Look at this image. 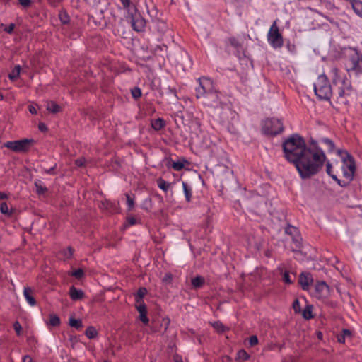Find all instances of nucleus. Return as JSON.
<instances>
[{
    "instance_id": "nucleus-15",
    "label": "nucleus",
    "mask_w": 362,
    "mask_h": 362,
    "mask_svg": "<svg viewBox=\"0 0 362 362\" xmlns=\"http://www.w3.org/2000/svg\"><path fill=\"white\" fill-rule=\"evenodd\" d=\"M352 337V332L349 329H343L337 335V339L339 343L344 344L347 339Z\"/></svg>"
},
{
    "instance_id": "nucleus-5",
    "label": "nucleus",
    "mask_w": 362,
    "mask_h": 362,
    "mask_svg": "<svg viewBox=\"0 0 362 362\" xmlns=\"http://www.w3.org/2000/svg\"><path fill=\"white\" fill-rule=\"evenodd\" d=\"M316 96L320 100H329L332 95V88L325 75L318 76L313 85Z\"/></svg>"
},
{
    "instance_id": "nucleus-11",
    "label": "nucleus",
    "mask_w": 362,
    "mask_h": 362,
    "mask_svg": "<svg viewBox=\"0 0 362 362\" xmlns=\"http://www.w3.org/2000/svg\"><path fill=\"white\" fill-rule=\"evenodd\" d=\"M313 282L312 275L308 272H302L298 277V284L303 291H308Z\"/></svg>"
},
{
    "instance_id": "nucleus-10",
    "label": "nucleus",
    "mask_w": 362,
    "mask_h": 362,
    "mask_svg": "<svg viewBox=\"0 0 362 362\" xmlns=\"http://www.w3.org/2000/svg\"><path fill=\"white\" fill-rule=\"evenodd\" d=\"M329 294V287L325 281H319L315 285L313 295L318 299H325Z\"/></svg>"
},
{
    "instance_id": "nucleus-36",
    "label": "nucleus",
    "mask_w": 362,
    "mask_h": 362,
    "mask_svg": "<svg viewBox=\"0 0 362 362\" xmlns=\"http://www.w3.org/2000/svg\"><path fill=\"white\" fill-rule=\"evenodd\" d=\"M332 179L334 180H335L337 182V183L339 186L344 187H346L349 184V182H351V181H349V180L348 181H344V180H339V179L337 178V177L336 175H332Z\"/></svg>"
},
{
    "instance_id": "nucleus-54",
    "label": "nucleus",
    "mask_w": 362,
    "mask_h": 362,
    "mask_svg": "<svg viewBox=\"0 0 362 362\" xmlns=\"http://www.w3.org/2000/svg\"><path fill=\"white\" fill-rule=\"evenodd\" d=\"M60 18H61L62 21L64 23H66L68 21V19H67L68 18L65 14H60Z\"/></svg>"
},
{
    "instance_id": "nucleus-22",
    "label": "nucleus",
    "mask_w": 362,
    "mask_h": 362,
    "mask_svg": "<svg viewBox=\"0 0 362 362\" xmlns=\"http://www.w3.org/2000/svg\"><path fill=\"white\" fill-rule=\"evenodd\" d=\"M302 315L305 320H310L314 317L313 315V305H308L303 310Z\"/></svg>"
},
{
    "instance_id": "nucleus-24",
    "label": "nucleus",
    "mask_w": 362,
    "mask_h": 362,
    "mask_svg": "<svg viewBox=\"0 0 362 362\" xmlns=\"http://www.w3.org/2000/svg\"><path fill=\"white\" fill-rule=\"evenodd\" d=\"M147 291L144 288H140L136 296H135V300H136V305L140 304V303H144L143 301L144 296L146 294Z\"/></svg>"
},
{
    "instance_id": "nucleus-3",
    "label": "nucleus",
    "mask_w": 362,
    "mask_h": 362,
    "mask_svg": "<svg viewBox=\"0 0 362 362\" xmlns=\"http://www.w3.org/2000/svg\"><path fill=\"white\" fill-rule=\"evenodd\" d=\"M331 73L332 74L333 83L339 86V96L340 98H344L350 95L352 90L350 81L347 79L346 76H341L337 68H333Z\"/></svg>"
},
{
    "instance_id": "nucleus-13",
    "label": "nucleus",
    "mask_w": 362,
    "mask_h": 362,
    "mask_svg": "<svg viewBox=\"0 0 362 362\" xmlns=\"http://www.w3.org/2000/svg\"><path fill=\"white\" fill-rule=\"evenodd\" d=\"M136 308L139 313V319L145 325L148 323V318L147 317V311L145 303H140L136 305Z\"/></svg>"
},
{
    "instance_id": "nucleus-23",
    "label": "nucleus",
    "mask_w": 362,
    "mask_h": 362,
    "mask_svg": "<svg viewBox=\"0 0 362 362\" xmlns=\"http://www.w3.org/2000/svg\"><path fill=\"white\" fill-rule=\"evenodd\" d=\"M250 358V355L245 350L240 349L237 352L236 360L246 361Z\"/></svg>"
},
{
    "instance_id": "nucleus-4",
    "label": "nucleus",
    "mask_w": 362,
    "mask_h": 362,
    "mask_svg": "<svg viewBox=\"0 0 362 362\" xmlns=\"http://www.w3.org/2000/svg\"><path fill=\"white\" fill-rule=\"evenodd\" d=\"M199 86L196 88L197 98L205 95L211 99L214 103H218L219 101V95L216 91H214L211 81L208 78H200L198 80Z\"/></svg>"
},
{
    "instance_id": "nucleus-1",
    "label": "nucleus",
    "mask_w": 362,
    "mask_h": 362,
    "mask_svg": "<svg viewBox=\"0 0 362 362\" xmlns=\"http://www.w3.org/2000/svg\"><path fill=\"white\" fill-rule=\"evenodd\" d=\"M283 150L286 160L294 164L303 179L317 174L326 160L323 150L317 142L312 141L307 146L303 137L298 134L285 140Z\"/></svg>"
},
{
    "instance_id": "nucleus-50",
    "label": "nucleus",
    "mask_w": 362,
    "mask_h": 362,
    "mask_svg": "<svg viewBox=\"0 0 362 362\" xmlns=\"http://www.w3.org/2000/svg\"><path fill=\"white\" fill-rule=\"evenodd\" d=\"M173 168L177 170H181V162L177 161V162L175 163L173 165Z\"/></svg>"
},
{
    "instance_id": "nucleus-31",
    "label": "nucleus",
    "mask_w": 362,
    "mask_h": 362,
    "mask_svg": "<svg viewBox=\"0 0 362 362\" xmlns=\"http://www.w3.org/2000/svg\"><path fill=\"white\" fill-rule=\"evenodd\" d=\"M126 198L128 210L131 211L134 207V195L127 194Z\"/></svg>"
},
{
    "instance_id": "nucleus-57",
    "label": "nucleus",
    "mask_w": 362,
    "mask_h": 362,
    "mask_svg": "<svg viewBox=\"0 0 362 362\" xmlns=\"http://www.w3.org/2000/svg\"><path fill=\"white\" fill-rule=\"evenodd\" d=\"M173 357L175 362H181V359L179 358L177 355L173 356Z\"/></svg>"
},
{
    "instance_id": "nucleus-25",
    "label": "nucleus",
    "mask_w": 362,
    "mask_h": 362,
    "mask_svg": "<svg viewBox=\"0 0 362 362\" xmlns=\"http://www.w3.org/2000/svg\"><path fill=\"white\" fill-rule=\"evenodd\" d=\"M165 124V121L161 118H158L151 121V126L155 130L161 129Z\"/></svg>"
},
{
    "instance_id": "nucleus-48",
    "label": "nucleus",
    "mask_w": 362,
    "mask_h": 362,
    "mask_svg": "<svg viewBox=\"0 0 362 362\" xmlns=\"http://www.w3.org/2000/svg\"><path fill=\"white\" fill-rule=\"evenodd\" d=\"M18 1L23 6H28L30 4V0H18Z\"/></svg>"
},
{
    "instance_id": "nucleus-14",
    "label": "nucleus",
    "mask_w": 362,
    "mask_h": 362,
    "mask_svg": "<svg viewBox=\"0 0 362 362\" xmlns=\"http://www.w3.org/2000/svg\"><path fill=\"white\" fill-rule=\"evenodd\" d=\"M23 296L27 301V303L30 306H35L36 305V300L33 297V291L29 287H25L23 289Z\"/></svg>"
},
{
    "instance_id": "nucleus-34",
    "label": "nucleus",
    "mask_w": 362,
    "mask_h": 362,
    "mask_svg": "<svg viewBox=\"0 0 362 362\" xmlns=\"http://www.w3.org/2000/svg\"><path fill=\"white\" fill-rule=\"evenodd\" d=\"M60 323V320L58 316L56 315H50L49 325L56 327L58 326Z\"/></svg>"
},
{
    "instance_id": "nucleus-58",
    "label": "nucleus",
    "mask_w": 362,
    "mask_h": 362,
    "mask_svg": "<svg viewBox=\"0 0 362 362\" xmlns=\"http://www.w3.org/2000/svg\"><path fill=\"white\" fill-rule=\"evenodd\" d=\"M317 337L319 339H322V337H323V334L321 332H318L317 333Z\"/></svg>"
},
{
    "instance_id": "nucleus-12",
    "label": "nucleus",
    "mask_w": 362,
    "mask_h": 362,
    "mask_svg": "<svg viewBox=\"0 0 362 362\" xmlns=\"http://www.w3.org/2000/svg\"><path fill=\"white\" fill-rule=\"evenodd\" d=\"M131 23L133 29L137 32L142 31L146 25L144 19L139 15L132 17Z\"/></svg>"
},
{
    "instance_id": "nucleus-32",
    "label": "nucleus",
    "mask_w": 362,
    "mask_h": 362,
    "mask_svg": "<svg viewBox=\"0 0 362 362\" xmlns=\"http://www.w3.org/2000/svg\"><path fill=\"white\" fill-rule=\"evenodd\" d=\"M157 183L158 187L165 192L168 191L170 187V184L163 179L158 180Z\"/></svg>"
},
{
    "instance_id": "nucleus-2",
    "label": "nucleus",
    "mask_w": 362,
    "mask_h": 362,
    "mask_svg": "<svg viewBox=\"0 0 362 362\" xmlns=\"http://www.w3.org/2000/svg\"><path fill=\"white\" fill-rule=\"evenodd\" d=\"M345 68L348 72L354 71L362 74V54L356 48L349 47L345 49Z\"/></svg>"
},
{
    "instance_id": "nucleus-60",
    "label": "nucleus",
    "mask_w": 362,
    "mask_h": 362,
    "mask_svg": "<svg viewBox=\"0 0 362 362\" xmlns=\"http://www.w3.org/2000/svg\"><path fill=\"white\" fill-rule=\"evenodd\" d=\"M185 164H188V162L185 159L182 158V168H184L185 167Z\"/></svg>"
},
{
    "instance_id": "nucleus-38",
    "label": "nucleus",
    "mask_w": 362,
    "mask_h": 362,
    "mask_svg": "<svg viewBox=\"0 0 362 362\" xmlns=\"http://www.w3.org/2000/svg\"><path fill=\"white\" fill-rule=\"evenodd\" d=\"M249 343L251 346H254L258 344V338L256 335H252L249 339Z\"/></svg>"
},
{
    "instance_id": "nucleus-62",
    "label": "nucleus",
    "mask_w": 362,
    "mask_h": 362,
    "mask_svg": "<svg viewBox=\"0 0 362 362\" xmlns=\"http://www.w3.org/2000/svg\"><path fill=\"white\" fill-rule=\"evenodd\" d=\"M4 97H3V95L1 93H0V100H3Z\"/></svg>"
},
{
    "instance_id": "nucleus-30",
    "label": "nucleus",
    "mask_w": 362,
    "mask_h": 362,
    "mask_svg": "<svg viewBox=\"0 0 362 362\" xmlns=\"http://www.w3.org/2000/svg\"><path fill=\"white\" fill-rule=\"evenodd\" d=\"M320 142L327 147L328 151H332L334 148V144L332 140L328 138H322L320 140Z\"/></svg>"
},
{
    "instance_id": "nucleus-46",
    "label": "nucleus",
    "mask_w": 362,
    "mask_h": 362,
    "mask_svg": "<svg viewBox=\"0 0 362 362\" xmlns=\"http://www.w3.org/2000/svg\"><path fill=\"white\" fill-rule=\"evenodd\" d=\"M326 171L329 176L334 175L332 174V165L329 162L326 164Z\"/></svg>"
},
{
    "instance_id": "nucleus-7",
    "label": "nucleus",
    "mask_w": 362,
    "mask_h": 362,
    "mask_svg": "<svg viewBox=\"0 0 362 362\" xmlns=\"http://www.w3.org/2000/svg\"><path fill=\"white\" fill-rule=\"evenodd\" d=\"M262 129L265 134L276 136L283 132L284 126L281 119L269 118L264 121Z\"/></svg>"
},
{
    "instance_id": "nucleus-43",
    "label": "nucleus",
    "mask_w": 362,
    "mask_h": 362,
    "mask_svg": "<svg viewBox=\"0 0 362 362\" xmlns=\"http://www.w3.org/2000/svg\"><path fill=\"white\" fill-rule=\"evenodd\" d=\"M127 222L129 226H133L136 223V221L135 218H134L132 216L127 217Z\"/></svg>"
},
{
    "instance_id": "nucleus-20",
    "label": "nucleus",
    "mask_w": 362,
    "mask_h": 362,
    "mask_svg": "<svg viewBox=\"0 0 362 362\" xmlns=\"http://www.w3.org/2000/svg\"><path fill=\"white\" fill-rule=\"evenodd\" d=\"M278 270L279 271V272L282 276V280L285 284H293V280L291 279L289 272L288 271L284 270V267H279Z\"/></svg>"
},
{
    "instance_id": "nucleus-53",
    "label": "nucleus",
    "mask_w": 362,
    "mask_h": 362,
    "mask_svg": "<svg viewBox=\"0 0 362 362\" xmlns=\"http://www.w3.org/2000/svg\"><path fill=\"white\" fill-rule=\"evenodd\" d=\"M122 4L124 6V7L127 8L129 6L130 1L129 0H120Z\"/></svg>"
},
{
    "instance_id": "nucleus-49",
    "label": "nucleus",
    "mask_w": 362,
    "mask_h": 362,
    "mask_svg": "<svg viewBox=\"0 0 362 362\" xmlns=\"http://www.w3.org/2000/svg\"><path fill=\"white\" fill-rule=\"evenodd\" d=\"M85 163V159L81 158L76 160V164L78 166H83Z\"/></svg>"
},
{
    "instance_id": "nucleus-61",
    "label": "nucleus",
    "mask_w": 362,
    "mask_h": 362,
    "mask_svg": "<svg viewBox=\"0 0 362 362\" xmlns=\"http://www.w3.org/2000/svg\"><path fill=\"white\" fill-rule=\"evenodd\" d=\"M54 168V167L51 168L49 170H48L47 171V173H49V174H52L53 173Z\"/></svg>"
},
{
    "instance_id": "nucleus-45",
    "label": "nucleus",
    "mask_w": 362,
    "mask_h": 362,
    "mask_svg": "<svg viewBox=\"0 0 362 362\" xmlns=\"http://www.w3.org/2000/svg\"><path fill=\"white\" fill-rule=\"evenodd\" d=\"M132 95L134 98H138L141 96V92L139 88H136L132 90Z\"/></svg>"
},
{
    "instance_id": "nucleus-6",
    "label": "nucleus",
    "mask_w": 362,
    "mask_h": 362,
    "mask_svg": "<svg viewBox=\"0 0 362 362\" xmlns=\"http://www.w3.org/2000/svg\"><path fill=\"white\" fill-rule=\"evenodd\" d=\"M267 41L274 49L281 48L284 45V38L279 32L276 21H274L267 33Z\"/></svg>"
},
{
    "instance_id": "nucleus-59",
    "label": "nucleus",
    "mask_w": 362,
    "mask_h": 362,
    "mask_svg": "<svg viewBox=\"0 0 362 362\" xmlns=\"http://www.w3.org/2000/svg\"><path fill=\"white\" fill-rule=\"evenodd\" d=\"M173 353H174V348H173V346H170L169 347V354L173 355Z\"/></svg>"
},
{
    "instance_id": "nucleus-41",
    "label": "nucleus",
    "mask_w": 362,
    "mask_h": 362,
    "mask_svg": "<svg viewBox=\"0 0 362 362\" xmlns=\"http://www.w3.org/2000/svg\"><path fill=\"white\" fill-rule=\"evenodd\" d=\"M293 308L296 313H299L300 311V302L298 299H296L293 303Z\"/></svg>"
},
{
    "instance_id": "nucleus-42",
    "label": "nucleus",
    "mask_w": 362,
    "mask_h": 362,
    "mask_svg": "<svg viewBox=\"0 0 362 362\" xmlns=\"http://www.w3.org/2000/svg\"><path fill=\"white\" fill-rule=\"evenodd\" d=\"M229 42H230V45L234 47H238L239 46H240V43L235 37H230L229 39Z\"/></svg>"
},
{
    "instance_id": "nucleus-52",
    "label": "nucleus",
    "mask_w": 362,
    "mask_h": 362,
    "mask_svg": "<svg viewBox=\"0 0 362 362\" xmlns=\"http://www.w3.org/2000/svg\"><path fill=\"white\" fill-rule=\"evenodd\" d=\"M29 111L31 114H37V110L35 106L30 105L29 106Z\"/></svg>"
},
{
    "instance_id": "nucleus-27",
    "label": "nucleus",
    "mask_w": 362,
    "mask_h": 362,
    "mask_svg": "<svg viewBox=\"0 0 362 362\" xmlns=\"http://www.w3.org/2000/svg\"><path fill=\"white\" fill-rule=\"evenodd\" d=\"M46 109L52 113H57L60 111L61 107L54 102L50 101L47 103Z\"/></svg>"
},
{
    "instance_id": "nucleus-37",
    "label": "nucleus",
    "mask_w": 362,
    "mask_h": 362,
    "mask_svg": "<svg viewBox=\"0 0 362 362\" xmlns=\"http://www.w3.org/2000/svg\"><path fill=\"white\" fill-rule=\"evenodd\" d=\"M0 211L4 214H9V209L7 204L6 202H3L0 204Z\"/></svg>"
},
{
    "instance_id": "nucleus-51",
    "label": "nucleus",
    "mask_w": 362,
    "mask_h": 362,
    "mask_svg": "<svg viewBox=\"0 0 362 362\" xmlns=\"http://www.w3.org/2000/svg\"><path fill=\"white\" fill-rule=\"evenodd\" d=\"M23 362H33V359L30 356L26 355L23 358Z\"/></svg>"
},
{
    "instance_id": "nucleus-29",
    "label": "nucleus",
    "mask_w": 362,
    "mask_h": 362,
    "mask_svg": "<svg viewBox=\"0 0 362 362\" xmlns=\"http://www.w3.org/2000/svg\"><path fill=\"white\" fill-rule=\"evenodd\" d=\"M212 326L218 333H223L226 330V327L220 321L214 322Z\"/></svg>"
},
{
    "instance_id": "nucleus-56",
    "label": "nucleus",
    "mask_w": 362,
    "mask_h": 362,
    "mask_svg": "<svg viewBox=\"0 0 362 362\" xmlns=\"http://www.w3.org/2000/svg\"><path fill=\"white\" fill-rule=\"evenodd\" d=\"M7 197V194L4 192H0V200L6 199Z\"/></svg>"
},
{
    "instance_id": "nucleus-35",
    "label": "nucleus",
    "mask_w": 362,
    "mask_h": 362,
    "mask_svg": "<svg viewBox=\"0 0 362 362\" xmlns=\"http://www.w3.org/2000/svg\"><path fill=\"white\" fill-rule=\"evenodd\" d=\"M69 325L71 327H76L77 329L82 327L81 321L80 320L75 319V318L69 319Z\"/></svg>"
},
{
    "instance_id": "nucleus-19",
    "label": "nucleus",
    "mask_w": 362,
    "mask_h": 362,
    "mask_svg": "<svg viewBox=\"0 0 362 362\" xmlns=\"http://www.w3.org/2000/svg\"><path fill=\"white\" fill-rule=\"evenodd\" d=\"M69 295L72 300H77L81 299L84 294L81 290L77 289L74 286H71L70 288Z\"/></svg>"
},
{
    "instance_id": "nucleus-55",
    "label": "nucleus",
    "mask_w": 362,
    "mask_h": 362,
    "mask_svg": "<svg viewBox=\"0 0 362 362\" xmlns=\"http://www.w3.org/2000/svg\"><path fill=\"white\" fill-rule=\"evenodd\" d=\"M39 129H40V130H41V131H45V130L46 129V126H45V124H43V123H40V124H39Z\"/></svg>"
},
{
    "instance_id": "nucleus-16",
    "label": "nucleus",
    "mask_w": 362,
    "mask_h": 362,
    "mask_svg": "<svg viewBox=\"0 0 362 362\" xmlns=\"http://www.w3.org/2000/svg\"><path fill=\"white\" fill-rule=\"evenodd\" d=\"M285 232L288 235L293 236V239L294 242H296L298 244L300 243V238L298 235V230L297 228L291 226H288L286 228Z\"/></svg>"
},
{
    "instance_id": "nucleus-47",
    "label": "nucleus",
    "mask_w": 362,
    "mask_h": 362,
    "mask_svg": "<svg viewBox=\"0 0 362 362\" xmlns=\"http://www.w3.org/2000/svg\"><path fill=\"white\" fill-rule=\"evenodd\" d=\"M73 255V250L71 247H69L65 252L64 256L66 258H69Z\"/></svg>"
},
{
    "instance_id": "nucleus-40",
    "label": "nucleus",
    "mask_w": 362,
    "mask_h": 362,
    "mask_svg": "<svg viewBox=\"0 0 362 362\" xmlns=\"http://www.w3.org/2000/svg\"><path fill=\"white\" fill-rule=\"evenodd\" d=\"M72 276H75L77 279H81L83 276V271L81 269H78L71 274Z\"/></svg>"
},
{
    "instance_id": "nucleus-33",
    "label": "nucleus",
    "mask_w": 362,
    "mask_h": 362,
    "mask_svg": "<svg viewBox=\"0 0 362 362\" xmlns=\"http://www.w3.org/2000/svg\"><path fill=\"white\" fill-rule=\"evenodd\" d=\"M97 330L93 327H89L86 331V335L89 339L95 338L97 336Z\"/></svg>"
},
{
    "instance_id": "nucleus-17",
    "label": "nucleus",
    "mask_w": 362,
    "mask_h": 362,
    "mask_svg": "<svg viewBox=\"0 0 362 362\" xmlns=\"http://www.w3.org/2000/svg\"><path fill=\"white\" fill-rule=\"evenodd\" d=\"M354 12L362 17V1L360 0H348Z\"/></svg>"
},
{
    "instance_id": "nucleus-26",
    "label": "nucleus",
    "mask_w": 362,
    "mask_h": 362,
    "mask_svg": "<svg viewBox=\"0 0 362 362\" xmlns=\"http://www.w3.org/2000/svg\"><path fill=\"white\" fill-rule=\"evenodd\" d=\"M21 70V68L20 65L15 66L13 69L8 74V78L12 81L17 79L20 76Z\"/></svg>"
},
{
    "instance_id": "nucleus-9",
    "label": "nucleus",
    "mask_w": 362,
    "mask_h": 362,
    "mask_svg": "<svg viewBox=\"0 0 362 362\" xmlns=\"http://www.w3.org/2000/svg\"><path fill=\"white\" fill-rule=\"evenodd\" d=\"M31 141H32L29 139L7 141L4 144V146L16 152H23L28 149Z\"/></svg>"
},
{
    "instance_id": "nucleus-44",
    "label": "nucleus",
    "mask_w": 362,
    "mask_h": 362,
    "mask_svg": "<svg viewBox=\"0 0 362 362\" xmlns=\"http://www.w3.org/2000/svg\"><path fill=\"white\" fill-rule=\"evenodd\" d=\"M15 28V25L13 23H11L8 26H7L4 30L8 33H11Z\"/></svg>"
},
{
    "instance_id": "nucleus-8",
    "label": "nucleus",
    "mask_w": 362,
    "mask_h": 362,
    "mask_svg": "<svg viewBox=\"0 0 362 362\" xmlns=\"http://www.w3.org/2000/svg\"><path fill=\"white\" fill-rule=\"evenodd\" d=\"M341 170L344 177L349 181H351L356 172V163L353 156L348 152L342 156Z\"/></svg>"
},
{
    "instance_id": "nucleus-28",
    "label": "nucleus",
    "mask_w": 362,
    "mask_h": 362,
    "mask_svg": "<svg viewBox=\"0 0 362 362\" xmlns=\"http://www.w3.org/2000/svg\"><path fill=\"white\" fill-rule=\"evenodd\" d=\"M35 186L36 188V192L39 194H43L47 189L42 182L40 180L35 181Z\"/></svg>"
},
{
    "instance_id": "nucleus-21",
    "label": "nucleus",
    "mask_w": 362,
    "mask_h": 362,
    "mask_svg": "<svg viewBox=\"0 0 362 362\" xmlns=\"http://www.w3.org/2000/svg\"><path fill=\"white\" fill-rule=\"evenodd\" d=\"M182 190L185 194V199L187 202L191 201L192 195V188L187 184L182 182Z\"/></svg>"
},
{
    "instance_id": "nucleus-39",
    "label": "nucleus",
    "mask_w": 362,
    "mask_h": 362,
    "mask_svg": "<svg viewBox=\"0 0 362 362\" xmlns=\"http://www.w3.org/2000/svg\"><path fill=\"white\" fill-rule=\"evenodd\" d=\"M13 328L17 334V335H21V330H22V327L21 325H20V323L18 322H15L14 324H13Z\"/></svg>"
},
{
    "instance_id": "nucleus-18",
    "label": "nucleus",
    "mask_w": 362,
    "mask_h": 362,
    "mask_svg": "<svg viewBox=\"0 0 362 362\" xmlns=\"http://www.w3.org/2000/svg\"><path fill=\"white\" fill-rule=\"evenodd\" d=\"M191 284L194 289H199L205 284V279L201 276H197L192 279Z\"/></svg>"
}]
</instances>
